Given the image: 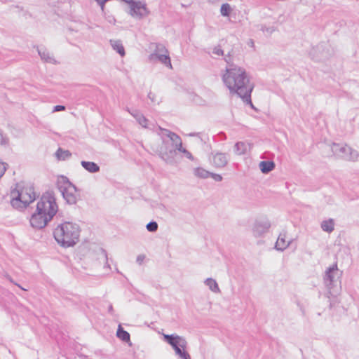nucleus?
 I'll list each match as a JSON object with an SVG mask.
<instances>
[{
	"mask_svg": "<svg viewBox=\"0 0 359 359\" xmlns=\"http://www.w3.org/2000/svg\"><path fill=\"white\" fill-rule=\"evenodd\" d=\"M147 229L149 231H156L158 229V224L155 222H149L147 225Z\"/></svg>",
	"mask_w": 359,
	"mask_h": 359,
	"instance_id": "412c9836",
	"label": "nucleus"
},
{
	"mask_svg": "<svg viewBox=\"0 0 359 359\" xmlns=\"http://www.w3.org/2000/svg\"><path fill=\"white\" fill-rule=\"evenodd\" d=\"M332 269H330L329 271H328V274L332 271Z\"/></svg>",
	"mask_w": 359,
	"mask_h": 359,
	"instance_id": "393cba45",
	"label": "nucleus"
},
{
	"mask_svg": "<svg viewBox=\"0 0 359 359\" xmlns=\"http://www.w3.org/2000/svg\"><path fill=\"white\" fill-rule=\"evenodd\" d=\"M81 165L86 170L91 172H95L99 170V166L93 162L82 161Z\"/></svg>",
	"mask_w": 359,
	"mask_h": 359,
	"instance_id": "9b49d317",
	"label": "nucleus"
},
{
	"mask_svg": "<svg viewBox=\"0 0 359 359\" xmlns=\"http://www.w3.org/2000/svg\"><path fill=\"white\" fill-rule=\"evenodd\" d=\"M236 152L238 154H244L247 151V146L243 142H238L236 144Z\"/></svg>",
	"mask_w": 359,
	"mask_h": 359,
	"instance_id": "a211bd4d",
	"label": "nucleus"
},
{
	"mask_svg": "<svg viewBox=\"0 0 359 359\" xmlns=\"http://www.w3.org/2000/svg\"><path fill=\"white\" fill-rule=\"evenodd\" d=\"M165 340L174 348L175 353L183 359H190V355L185 351L187 341L179 336L164 334Z\"/></svg>",
	"mask_w": 359,
	"mask_h": 359,
	"instance_id": "423d86ee",
	"label": "nucleus"
},
{
	"mask_svg": "<svg viewBox=\"0 0 359 359\" xmlns=\"http://www.w3.org/2000/svg\"><path fill=\"white\" fill-rule=\"evenodd\" d=\"M50 220L51 219L36 210L30 218V224L34 228L41 229L45 227Z\"/></svg>",
	"mask_w": 359,
	"mask_h": 359,
	"instance_id": "6e6552de",
	"label": "nucleus"
},
{
	"mask_svg": "<svg viewBox=\"0 0 359 359\" xmlns=\"http://www.w3.org/2000/svg\"><path fill=\"white\" fill-rule=\"evenodd\" d=\"M7 170V164L0 161V179L3 177Z\"/></svg>",
	"mask_w": 359,
	"mask_h": 359,
	"instance_id": "4be33fe9",
	"label": "nucleus"
},
{
	"mask_svg": "<svg viewBox=\"0 0 359 359\" xmlns=\"http://www.w3.org/2000/svg\"><path fill=\"white\" fill-rule=\"evenodd\" d=\"M206 284H207V285L209 286V287L211 290H212L214 292L219 290L217 283H216V281L215 280L209 278L206 280Z\"/></svg>",
	"mask_w": 359,
	"mask_h": 359,
	"instance_id": "6ab92c4d",
	"label": "nucleus"
},
{
	"mask_svg": "<svg viewBox=\"0 0 359 359\" xmlns=\"http://www.w3.org/2000/svg\"><path fill=\"white\" fill-rule=\"evenodd\" d=\"M57 186L68 203H76L79 196V193L76 188L66 177L59 176L57 179Z\"/></svg>",
	"mask_w": 359,
	"mask_h": 359,
	"instance_id": "20e7f679",
	"label": "nucleus"
},
{
	"mask_svg": "<svg viewBox=\"0 0 359 359\" xmlns=\"http://www.w3.org/2000/svg\"><path fill=\"white\" fill-rule=\"evenodd\" d=\"M36 198L34 188L29 185L18 186L11 193V204L15 209H24Z\"/></svg>",
	"mask_w": 359,
	"mask_h": 359,
	"instance_id": "7ed1b4c3",
	"label": "nucleus"
},
{
	"mask_svg": "<svg viewBox=\"0 0 359 359\" xmlns=\"http://www.w3.org/2000/svg\"><path fill=\"white\" fill-rule=\"evenodd\" d=\"M65 109V106L62 105H57L55 107L54 111H63Z\"/></svg>",
	"mask_w": 359,
	"mask_h": 359,
	"instance_id": "5701e85b",
	"label": "nucleus"
},
{
	"mask_svg": "<svg viewBox=\"0 0 359 359\" xmlns=\"http://www.w3.org/2000/svg\"><path fill=\"white\" fill-rule=\"evenodd\" d=\"M130 7V15L134 17L142 18L148 15L149 11L146 6L140 1L134 0H125Z\"/></svg>",
	"mask_w": 359,
	"mask_h": 359,
	"instance_id": "0eeeda50",
	"label": "nucleus"
},
{
	"mask_svg": "<svg viewBox=\"0 0 359 359\" xmlns=\"http://www.w3.org/2000/svg\"><path fill=\"white\" fill-rule=\"evenodd\" d=\"M259 165L261 171L264 173L271 171L275 167L273 161H261Z\"/></svg>",
	"mask_w": 359,
	"mask_h": 359,
	"instance_id": "9d476101",
	"label": "nucleus"
},
{
	"mask_svg": "<svg viewBox=\"0 0 359 359\" xmlns=\"http://www.w3.org/2000/svg\"><path fill=\"white\" fill-rule=\"evenodd\" d=\"M156 55L161 62L164 63L170 68H172L170 59L168 55V50L165 49L163 46H158V50Z\"/></svg>",
	"mask_w": 359,
	"mask_h": 359,
	"instance_id": "1a4fd4ad",
	"label": "nucleus"
},
{
	"mask_svg": "<svg viewBox=\"0 0 359 359\" xmlns=\"http://www.w3.org/2000/svg\"><path fill=\"white\" fill-rule=\"evenodd\" d=\"M223 81L231 92L236 93L243 98L250 97L252 87L242 68L233 67L226 69Z\"/></svg>",
	"mask_w": 359,
	"mask_h": 359,
	"instance_id": "f257e3e1",
	"label": "nucleus"
},
{
	"mask_svg": "<svg viewBox=\"0 0 359 359\" xmlns=\"http://www.w3.org/2000/svg\"><path fill=\"white\" fill-rule=\"evenodd\" d=\"M56 156L58 159L65 160L71 156V153L67 150L59 149L56 152Z\"/></svg>",
	"mask_w": 359,
	"mask_h": 359,
	"instance_id": "f3484780",
	"label": "nucleus"
},
{
	"mask_svg": "<svg viewBox=\"0 0 359 359\" xmlns=\"http://www.w3.org/2000/svg\"><path fill=\"white\" fill-rule=\"evenodd\" d=\"M231 11V7L228 4H224L221 6V13L224 16H228Z\"/></svg>",
	"mask_w": 359,
	"mask_h": 359,
	"instance_id": "aec40b11",
	"label": "nucleus"
},
{
	"mask_svg": "<svg viewBox=\"0 0 359 359\" xmlns=\"http://www.w3.org/2000/svg\"><path fill=\"white\" fill-rule=\"evenodd\" d=\"M117 337L124 341H130L129 333L125 331L121 326H119L117 330Z\"/></svg>",
	"mask_w": 359,
	"mask_h": 359,
	"instance_id": "ddd939ff",
	"label": "nucleus"
},
{
	"mask_svg": "<svg viewBox=\"0 0 359 359\" xmlns=\"http://www.w3.org/2000/svg\"><path fill=\"white\" fill-rule=\"evenodd\" d=\"M36 210L52 219L57 211V205L53 194L50 193L43 194L36 203Z\"/></svg>",
	"mask_w": 359,
	"mask_h": 359,
	"instance_id": "39448f33",
	"label": "nucleus"
},
{
	"mask_svg": "<svg viewBox=\"0 0 359 359\" xmlns=\"http://www.w3.org/2000/svg\"><path fill=\"white\" fill-rule=\"evenodd\" d=\"M215 179L216 180H222V177H221V176H219V175H216V176L215 177Z\"/></svg>",
	"mask_w": 359,
	"mask_h": 359,
	"instance_id": "b1692460",
	"label": "nucleus"
},
{
	"mask_svg": "<svg viewBox=\"0 0 359 359\" xmlns=\"http://www.w3.org/2000/svg\"><path fill=\"white\" fill-rule=\"evenodd\" d=\"M288 243H289L288 241H285L283 236H280L276 241V248L278 250H282L287 246Z\"/></svg>",
	"mask_w": 359,
	"mask_h": 359,
	"instance_id": "dca6fc26",
	"label": "nucleus"
},
{
	"mask_svg": "<svg viewBox=\"0 0 359 359\" xmlns=\"http://www.w3.org/2000/svg\"><path fill=\"white\" fill-rule=\"evenodd\" d=\"M334 224L332 219L325 220L321 224L322 229L327 232H332L334 230Z\"/></svg>",
	"mask_w": 359,
	"mask_h": 359,
	"instance_id": "f8f14e48",
	"label": "nucleus"
},
{
	"mask_svg": "<svg viewBox=\"0 0 359 359\" xmlns=\"http://www.w3.org/2000/svg\"><path fill=\"white\" fill-rule=\"evenodd\" d=\"M111 43L114 49L116 50L121 56L125 55L124 48L120 41H111Z\"/></svg>",
	"mask_w": 359,
	"mask_h": 359,
	"instance_id": "2eb2a0df",
	"label": "nucleus"
},
{
	"mask_svg": "<svg viewBox=\"0 0 359 359\" xmlns=\"http://www.w3.org/2000/svg\"><path fill=\"white\" fill-rule=\"evenodd\" d=\"M80 230L79 226L71 222H65L54 231V237L62 246L74 245L79 240Z\"/></svg>",
	"mask_w": 359,
	"mask_h": 359,
	"instance_id": "f03ea898",
	"label": "nucleus"
},
{
	"mask_svg": "<svg viewBox=\"0 0 359 359\" xmlns=\"http://www.w3.org/2000/svg\"><path fill=\"white\" fill-rule=\"evenodd\" d=\"M213 161H214V163L217 166H223L226 163V160L225 156L224 155L221 154H216L214 156Z\"/></svg>",
	"mask_w": 359,
	"mask_h": 359,
	"instance_id": "4468645a",
	"label": "nucleus"
}]
</instances>
